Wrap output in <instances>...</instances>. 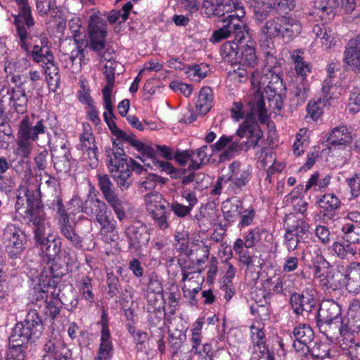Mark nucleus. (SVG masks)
Here are the masks:
<instances>
[{
    "label": "nucleus",
    "instance_id": "obj_17",
    "mask_svg": "<svg viewBox=\"0 0 360 360\" xmlns=\"http://www.w3.org/2000/svg\"><path fill=\"white\" fill-rule=\"evenodd\" d=\"M124 234L128 240L129 248L136 251L146 248L150 240V233L147 226L139 222L126 227Z\"/></svg>",
    "mask_w": 360,
    "mask_h": 360
},
{
    "label": "nucleus",
    "instance_id": "obj_52",
    "mask_svg": "<svg viewBox=\"0 0 360 360\" xmlns=\"http://www.w3.org/2000/svg\"><path fill=\"white\" fill-rule=\"evenodd\" d=\"M92 278L89 276L83 277L80 281L79 292L82 297L89 303H93L95 296L92 291Z\"/></svg>",
    "mask_w": 360,
    "mask_h": 360
},
{
    "label": "nucleus",
    "instance_id": "obj_33",
    "mask_svg": "<svg viewBox=\"0 0 360 360\" xmlns=\"http://www.w3.org/2000/svg\"><path fill=\"white\" fill-rule=\"evenodd\" d=\"M293 335L297 342H294V348L298 351L300 347L302 345V349H306L307 345L311 343L314 337L312 328L306 324H301L294 328Z\"/></svg>",
    "mask_w": 360,
    "mask_h": 360
},
{
    "label": "nucleus",
    "instance_id": "obj_38",
    "mask_svg": "<svg viewBox=\"0 0 360 360\" xmlns=\"http://www.w3.org/2000/svg\"><path fill=\"white\" fill-rule=\"evenodd\" d=\"M285 42L288 43L296 38L302 30V25L295 15H285Z\"/></svg>",
    "mask_w": 360,
    "mask_h": 360
},
{
    "label": "nucleus",
    "instance_id": "obj_18",
    "mask_svg": "<svg viewBox=\"0 0 360 360\" xmlns=\"http://www.w3.org/2000/svg\"><path fill=\"white\" fill-rule=\"evenodd\" d=\"M343 63L356 73H360V34L349 39L345 47Z\"/></svg>",
    "mask_w": 360,
    "mask_h": 360
},
{
    "label": "nucleus",
    "instance_id": "obj_1",
    "mask_svg": "<svg viewBox=\"0 0 360 360\" xmlns=\"http://www.w3.org/2000/svg\"><path fill=\"white\" fill-rule=\"evenodd\" d=\"M276 51L271 50L264 53L265 60L262 72L254 71L252 73L251 84L254 94L259 92L270 102V107L280 110L283 106L282 92L285 89L283 79L281 60L277 58Z\"/></svg>",
    "mask_w": 360,
    "mask_h": 360
},
{
    "label": "nucleus",
    "instance_id": "obj_59",
    "mask_svg": "<svg viewBox=\"0 0 360 360\" xmlns=\"http://www.w3.org/2000/svg\"><path fill=\"white\" fill-rule=\"evenodd\" d=\"M263 236H265L266 237L268 236L266 231L264 229L255 228L250 231L245 238L246 240L245 248H253L257 243L261 240Z\"/></svg>",
    "mask_w": 360,
    "mask_h": 360
},
{
    "label": "nucleus",
    "instance_id": "obj_25",
    "mask_svg": "<svg viewBox=\"0 0 360 360\" xmlns=\"http://www.w3.org/2000/svg\"><path fill=\"white\" fill-rule=\"evenodd\" d=\"M10 95V104L18 113H23L27 110L28 98L25 90L22 88L21 84L16 88H8L4 86L0 91Z\"/></svg>",
    "mask_w": 360,
    "mask_h": 360
},
{
    "label": "nucleus",
    "instance_id": "obj_55",
    "mask_svg": "<svg viewBox=\"0 0 360 360\" xmlns=\"http://www.w3.org/2000/svg\"><path fill=\"white\" fill-rule=\"evenodd\" d=\"M306 350L314 359H324L330 356V349L326 343H315L311 348L307 347Z\"/></svg>",
    "mask_w": 360,
    "mask_h": 360
},
{
    "label": "nucleus",
    "instance_id": "obj_2",
    "mask_svg": "<svg viewBox=\"0 0 360 360\" xmlns=\"http://www.w3.org/2000/svg\"><path fill=\"white\" fill-rule=\"evenodd\" d=\"M250 112L246 119L240 124L236 136L239 139H245L243 141L248 150L260 146L259 141L263 138V131L261 129L255 116L262 124L268 122L269 117L265 107L264 97L259 92L254 94L248 101Z\"/></svg>",
    "mask_w": 360,
    "mask_h": 360
},
{
    "label": "nucleus",
    "instance_id": "obj_21",
    "mask_svg": "<svg viewBox=\"0 0 360 360\" xmlns=\"http://www.w3.org/2000/svg\"><path fill=\"white\" fill-rule=\"evenodd\" d=\"M284 226L287 231L297 236L300 240L306 242L309 238V225L304 218H300L295 214H287L284 219Z\"/></svg>",
    "mask_w": 360,
    "mask_h": 360
},
{
    "label": "nucleus",
    "instance_id": "obj_56",
    "mask_svg": "<svg viewBox=\"0 0 360 360\" xmlns=\"http://www.w3.org/2000/svg\"><path fill=\"white\" fill-rule=\"evenodd\" d=\"M349 112L356 113L360 110V79L355 82L348 103Z\"/></svg>",
    "mask_w": 360,
    "mask_h": 360
},
{
    "label": "nucleus",
    "instance_id": "obj_37",
    "mask_svg": "<svg viewBox=\"0 0 360 360\" xmlns=\"http://www.w3.org/2000/svg\"><path fill=\"white\" fill-rule=\"evenodd\" d=\"M340 347L352 360H360V343L356 342L354 333L339 340Z\"/></svg>",
    "mask_w": 360,
    "mask_h": 360
},
{
    "label": "nucleus",
    "instance_id": "obj_36",
    "mask_svg": "<svg viewBox=\"0 0 360 360\" xmlns=\"http://www.w3.org/2000/svg\"><path fill=\"white\" fill-rule=\"evenodd\" d=\"M339 6V0H315L314 8L317 13L323 18L330 20L336 15Z\"/></svg>",
    "mask_w": 360,
    "mask_h": 360
},
{
    "label": "nucleus",
    "instance_id": "obj_5",
    "mask_svg": "<svg viewBox=\"0 0 360 360\" xmlns=\"http://www.w3.org/2000/svg\"><path fill=\"white\" fill-rule=\"evenodd\" d=\"M44 324L36 309H31L22 321L18 322L13 329L9 342L25 347L39 339L44 331Z\"/></svg>",
    "mask_w": 360,
    "mask_h": 360
},
{
    "label": "nucleus",
    "instance_id": "obj_63",
    "mask_svg": "<svg viewBox=\"0 0 360 360\" xmlns=\"http://www.w3.org/2000/svg\"><path fill=\"white\" fill-rule=\"evenodd\" d=\"M61 305L57 300L51 298L45 304L43 313L44 316L55 319L60 314Z\"/></svg>",
    "mask_w": 360,
    "mask_h": 360
},
{
    "label": "nucleus",
    "instance_id": "obj_57",
    "mask_svg": "<svg viewBox=\"0 0 360 360\" xmlns=\"http://www.w3.org/2000/svg\"><path fill=\"white\" fill-rule=\"evenodd\" d=\"M338 274L330 271L320 280L321 285L327 290H337L341 287L340 281L337 278Z\"/></svg>",
    "mask_w": 360,
    "mask_h": 360
},
{
    "label": "nucleus",
    "instance_id": "obj_41",
    "mask_svg": "<svg viewBox=\"0 0 360 360\" xmlns=\"http://www.w3.org/2000/svg\"><path fill=\"white\" fill-rule=\"evenodd\" d=\"M312 32L316 37L320 38L321 43L325 49H330L335 45L334 33L331 29L327 27L324 24L314 25Z\"/></svg>",
    "mask_w": 360,
    "mask_h": 360
},
{
    "label": "nucleus",
    "instance_id": "obj_60",
    "mask_svg": "<svg viewBox=\"0 0 360 360\" xmlns=\"http://www.w3.org/2000/svg\"><path fill=\"white\" fill-rule=\"evenodd\" d=\"M147 299L148 312L155 311V310L160 311V309H164L163 304L165 303V301L163 300L162 295L148 294L147 295Z\"/></svg>",
    "mask_w": 360,
    "mask_h": 360
},
{
    "label": "nucleus",
    "instance_id": "obj_8",
    "mask_svg": "<svg viewBox=\"0 0 360 360\" xmlns=\"http://www.w3.org/2000/svg\"><path fill=\"white\" fill-rule=\"evenodd\" d=\"M251 174L249 168L241 167L237 161L233 162L229 167V173L218 177L211 193L214 195H220L223 184H228L226 191L228 195L238 194L249 182Z\"/></svg>",
    "mask_w": 360,
    "mask_h": 360
},
{
    "label": "nucleus",
    "instance_id": "obj_53",
    "mask_svg": "<svg viewBox=\"0 0 360 360\" xmlns=\"http://www.w3.org/2000/svg\"><path fill=\"white\" fill-rule=\"evenodd\" d=\"M105 200L112 208L119 220L122 221L123 219L125 218L126 213L124 211V207L123 206V202L117 197V195L116 193H114L105 198Z\"/></svg>",
    "mask_w": 360,
    "mask_h": 360
},
{
    "label": "nucleus",
    "instance_id": "obj_29",
    "mask_svg": "<svg viewBox=\"0 0 360 360\" xmlns=\"http://www.w3.org/2000/svg\"><path fill=\"white\" fill-rule=\"evenodd\" d=\"M51 298L57 300L61 307L63 305L68 310L76 308L78 301L71 286H64L63 289L60 287L58 289V292L51 291Z\"/></svg>",
    "mask_w": 360,
    "mask_h": 360
},
{
    "label": "nucleus",
    "instance_id": "obj_47",
    "mask_svg": "<svg viewBox=\"0 0 360 360\" xmlns=\"http://www.w3.org/2000/svg\"><path fill=\"white\" fill-rule=\"evenodd\" d=\"M229 143L230 145L227 147V148L225 149L224 152L220 154V162H225L226 160H230L231 158L234 157L236 153L241 150H248L245 147V144H243L242 141L238 140L237 139H234L233 136L232 141H231Z\"/></svg>",
    "mask_w": 360,
    "mask_h": 360
},
{
    "label": "nucleus",
    "instance_id": "obj_58",
    "mask_svg": "<svg viewBox=\"0 0 360 360\" xmlns=\"http://www.w3.org/2000/svg\"><path fill=\"white\" fill-rule=\"evenodd\" d=\"M9 345L6 360H25L27 347L10 342Z\"/></svg>",
    "mask_w": 360,
    "mask_h": 360
},
{
    "label": "nucleus",
    "instance_id": "obj_23",
    "mask_svg": "<svg viewBox=\"0 0 360 360\" xmlns=\"http://www.w3.org/2000/svg\"><path fill=\"white\" fill-rule=\"evenodd\" d=\"M316 321H331L335 319H344L342 317V308L336 301L333 299H326L320 304Z\"/></svg>",
    "mask_w": 360,
    "mask_h": 360
},
{
    "label": "nucleus",
    "instance_id": "obj_16",
    "mask_svg": "<svg viewBox=\"0 0 360 360\" xmlns=\"http://www.w3.org/2000/svg\"><path fill=\"white\" fill-rule=\"evenodd\" d=\"M239 44L240 46H237L236 48V51L229 46L231 51L228 55L231 56L234 54L236 57L235 63L242 67L255 68L258 63V59L254 47L255 42L249 36V38H246L245 41Z\"/></svg>",
    "mask_w": 360,
    "mask_h": 360
},
{
    "label": "nucleus",
    "instance_id": "obj_39",
    "mask_svg": "<svg viewBox=\"0 0 360 360\" xmlns=\"http://www.w3.org/2000/svg\"><path fill=\"white\" fill-rule=\"evenodd\" d=\"M213 102L212 90L210 86L202 87L196 103V110L202 115H206L212 108Z\"/></svg>",
    "mask_w": 360,
    "mask_h": 360
},
{
    "label": "nucleus",
    "instance_id": "obj_31",
    "mask_svg": "<svg viewBox=\"0 0 360 360\" xmlns=\"http://www.w3.org/2000/svg\"><path fill=\"white\" fill-rule=\"evenodd\" d=\"M285 15L274 17L265 22L263 32L270 38H280L285 41Z\"/></svg>",
    "mask_w": 360,
    "mask_h": 360
},
{
    "label": "nucleus",
    "instance_id": "obj_42",
    "mask_svg": "<svg viewBox=\"0 0 360 360\" xmlns=\"http://www.w3.org/2000/svg\"><path fill=\"white\" fill-rule=\"evenodd\" d=\"M169 346L172 350V358L178 355L181 347L186 340V330L175 329L169 330Z\"/></svg>",
    "mask_w": 360,
    "mask_h": 360
},
{
    "label": "nucleus",
    "instance_id": "obj_26",
    "mask_svg": "<svg viewBox=\"0 0 360 360\" xmlns=\"http://www.w3.org/2000/svg\"><path fill=\"white\" fill-rule=\"evenodd\" d=\"M252 11L253 19L257 23H262L274 13L275 1L274 0H257L250 6Z\"/></svg>",
    "mask_w": 360,
    "mask_h": 360
},
{
    "label": "nucleus",
    "instance_id": "obj_40",
    "mask_svg": "<svg viewBox=\"0 0 360 360\" xmlns=\"http://www.w3.org/2000/svg\"><path fill=\"white\" fill-rule=\"evenodd\" d=\"M150 214L154 221V225L161 230H165L169 226L168 217L170 211L165 205H155V209H150Z\"/></svg>",
    "mask_w": 360,
    "mask_h": 360
},
{
    "label": "nucleus",
    "instance_id": "obj_32",
    "mask_svg": "<svg viewBox=\"0 0 360 360\" xmlns=\"http://www.w3.org/2000/svg\"><path fill=\"white\" fill-rule=\"evenodd\" d=\"M243 201L236 198L225 200L221 207L224 219L229 222H234L243 212Z\"/></svg>",
    "mask_w": 360,
    "mask_h": 360
},
{
    "label": "nucleus",
    "instance_id": "obj_61",
    "mask_svg": "<svg viewBox=\"0 0 360 360\" xmlns=\"http://www.w3.org/2000/svg\"><path fill=\"white\" fill-rule=\"evenodd\" d=\"M107 285L109 298H113L120 292L121 288L119 279L112 272L107 274Z\"/></svg>",
    "mask_w": 360,
    "mask_h": 360
},
{
    "label": "nucleus",
    "instance_id": "obj_3",
    "mask_svg": "<svg viewBox=\"0 0 360 360\" xmlns=\"http://www.w3.org/2000/svg\"><path fill=\"white\" fill-rule=\"evenodd\" d=\"M34 120L25 116L19 124L15 153L22 159L29 157L33 148L32 141H37L39 135L45 134L47 129V119L41 118L36 122Z\"/></svg>",
    "mask_w": 360,
    "mask_h": 360
},
{
    "label": "nucleus",
    "instance_id": "obj_44",
    "mask_svg": "<svg viewBox=\"0 0 360 360\" xmlns=\"http://www.w3.org/2000/svg\"><path fill=\"white\" fill-rule=\"evenodd\" d=\"M348 321L353 332H357L360 328V301L353 299L349 306L348 316L345 318Z\"/></svg>",
    "mask_w": 360,
    "mask_h": 360
},
{
    "label": "nucleus",
    "instance_id": "obj_49",
    "mask_svg": "<svg viewBox=\"0 0 360 360\" xmlns=\"http://www.w3.org/2000/svg\"><path fill=\"white\" fill-rule=\"evenodd\" d=\"M33 60L36 63H44L49 64L53 60V56L49 48H44L39 46V45H34L32 51Z\"/></svg>",
    "mask_w": 360,
    "mask_h": 360
},
{
    "label": "nucleus",
    "instance_id": "obj_22",
    "mask_svg": "<svg viewBox=\"0 0 360 360\" xmlns=\"http://www.w3.org/2000/svg\"><path fill=\"white\" fill-rule=\"evenodd\" d=\"M109 210L106 203L95 195L89 194L81 205V212L90 217H95L96 220L106 214Z\"/></svg>",
    "mask_w": 360,
    "mask_h": 360
},
{
    "label": "nucleus",
    "instance_id": "obj_12",
    "mask_svg": "<svg viewBox=\"0 0 360 360\" xmlns=\"http://www.w3.org/2000/svg\"><path fill=\"white\" fill-rule=\"evenodd\" d=\"M6 251L10 259H20L27 242L25 233L14 225L7 226L4 231Z\"/></svg>",
    "mask_w": 360,
    "mask_h": 360
},
{
    "label": "nucleus",
    "instance_id": "obj_34",
    "mask_svg": "<svg viewBox=\"0 0 360 360\" xmlns=\"http://www.w3.org/2000/svg\"><path fill=\"white\" fill-rule=\"evenodd\" d=\"M101 344L98 349V352L101 354H105L111 358L112 351V345L110 341V333L108 329V314L103 309L101 314Z\"/></svg>",
    "mask_w": 360,
    "mask_h": 360
},
{
    "label": "nucleus",
    "instance_id": "obj_19",
    "mask_svg": "<svg viewBox=\"0 0 360 360\" xmlns=\"http://www.w3.org/2000/svg\"><path fill=\"white\" fill-rule=\"evenodd\" d=\"M290 302L293 311L297 315H301L304 311L310 312L316 305V299L311 289L304 290L301 294H292Z\"/></svg>",
    "mask_w": 360,
    "mask_h": 360
},
{
    "label": "nucleus",
    "instance_id": "obj_43",
    "mask_svg": "<svg viewBox=\"0 0 360 360\" xmlns=\"http://www.w3.org/2000/svg\"><path fill=\"white\" fill-rule=\"evenodd\" d=\"M150 160V162L146 164L147 167L154 170L158 169L160 172H165L167 174H171L172 177L177 178L186 173V169H176L168 162H164L159 160Z\"/></svg>",
    "mask_w": 360,
    "mask_h": 360
},
{
    "label": "nucleus",
    "instance_id": "obj_15",
    "mask_svg": "<svg viewBox=\"0 0 360 360\" xmlns=\"http://www.w3.org/2000/svg\"><path fill=\"white\" fill-rule=\"evenodd\" d=\"M316 326L319 331L323 333L328 340L331 342L340 340L354 333L347 320L335 319L331 321H316Z\"/></svg>",
    "mask_w": 360,
    "mask_h": 360
},
{
    "label": "nucleus",
    "instance_id": "obj_48",
    "mask_svg": "<svg viewBox=\"0 0 360 360\" xmlns=\"http://www.w3.org/2000/svg\"><path fill=\"white\" fill-rule=\"evenodd\" d=\"M59 281V279L53 278L42 270L39 275L38 286L39 287V289L48 291V292L50 293V297H51V291L54 290L55 292H58L57 285Z\"/></svg>",
    "mask_w": 360,
    "mask_h": 360
},
{
    "label": "nucleus",
    "instance_id": "obj_13",
    "mask_svg": "<svg viewBox=\"0 0 360 360\" xmlns=\"http://www.w3.org/2000/svg\"><path fill=\"white\" fill-rule=\"evenodd\" d=\"M221 27L214 30L211 36L210 41L217 43L221 40L234 37L238 43L249 38L248 26L245 21H222Z\"/></svg>",
    "mask_w": 360,
    "mask_h": 360
},
{
    "label": "nucleus",
    "instance_id": "obj_24",
    "mask_svg": "<svg viewBox=\"0 0 360 360\" xmlns=\"http://www.w3.org/2000/svg\"><path fill=\"white\" fill-rule=\"evenodd\" d=\"M345 286L349 293H360V263L352 262L345 269Z\"/></svg>",
    "mask_w": 360,
    "mask_h": 360
},
{
    "label": "nucleus",
    "instance_id": "obj_4",
    "mask_svg": "<svg viewBox=\"0 0 360 360\" xmlns=\"http://www.w3.org/2000/svg\"><path fill=\"white\" fill-rule=\"evenodd\" d=\"M107 165L110 173L122 191L127 190L131 185L129 158L122 148L119 147L115 141L112 147L105 148Z\"/></svg>",
    "mask_w": 360,
    "mask_h": 360
},
{
    "label": "nucleus",
    "instance_id": "obj_64",
    "mask_svg": "<svg viewBox=\"0 0 360 360\" xmlns=\"http://www.w3.org/2000/svg\"><path fill=\"white\" fill-rule=\"evenodd\" d=\"M57 181L54 177L51 176L47 173H44L40 176L39 190L43 189L44 191L51 193H56Z\"/></svg>",
    "mask_w": 360,
    "mask_h": 360
},
{
    "label": "nucleus",
    "instance_id": "obj_6",
    "mask_svg": "<svg viewBox=\"0 0 360 360\" xmlns=\"http://www.w3.org/2000/svg\"><path fill=\"white\" fill-rule=\"evenodd\" d=\"M109 125L111 133L115 136L117 139L128 143L141 154L142 157L138 158H140L143 162L146 161V158L149 160H158L159 157H162L167 160L173 159L174 153L171 148L165 145H155V146L147 145L136 139L134 134L131 133L129 134L119 129L113 122H111Z\"/></svg>",
    "mask_w": 360,
    "mask_h": 360
},
{
    "label": "nucleus",
    "instance_id": "obj_51",
    "mask_svg": "<svg viewBox=\"0 0 360 360\" xmlns=\"http://www.w3.org/2000/svg\"><path fill=\"white\" fill-rule=\"evenodd\" d=\"M69 28L73 35L74 41L77 44V47L80 49L79 44H83V34L84 28L82 27L81 20L79 18H73L69 21Z\"/></svg>",
    "mask_w": 360,
    "mask_h": 360
},
{
    "label": "nucleus",
    "instance_id": "obj_46",
    "mask_svg": "<svg viewBox=\"0 0 360 360\" xmlns=\"http://www.w3.org/2000/svg\"><path fill=\"white\" fill-rule=\"evenodd\" d=\"M319 206L328 212V215L333 217L335 210L340 206V200L332 193L325 194L318 201Z\"/></svg>",
    "mask_w": 360,
    "mask_h": 360
},
{
    "label": "nucleus",
    "instance_id": "obj_35",
    "mask_svg": "<svg viewBox=\"0 0 360 360\" xmlns=\"http://www.w3.org/2000/svg\"><path fill=\"white\" fill-rule=\"evenodd\" d=\"M328 148L336 146H346L352 142V136L345 126H340L333 129L327 139Z\"/></svg>",
    "mask_w": 360,
    "mask_h": 360
},
{
    "label": "nucleus",
    "instance_id": "obj_54",
    "mask_svg": "<svg viewBox=\"0 0 360 360\" xmlns=\"http://www.w3.org/2000/svg\"><path fill=\"white\" fill-rule=\"evenodd\" d=\"M254 95V92L252 95L249 97L248 101H249L250 98L252 97V96ZM248 104V102H247ZM250 107L248 105V108H245L244 105L240 101H236L233 103V106L230 109L231 116L232 119H233L236 121H239L243 118L247 117L248 114L250 112Z\"/></svg>",
    "mask_w": 360,
    "mask_h": 360
},
{
    "label": "nucleus",
    "instance_id": "obj_20",
    "mask_svg": "<svg viewBox=\"0 0 360 360\" xmlns=\"http://www.w3.org/2000/svg\"><path fill=\"white\" fill-rule=\"evenodd\" d=\"M58 229L63 236L74 248L77 249H84L82 245L81 237L76 233L75 224L71 223L69 218L58 219ZM95 248V243H91L85 248L87 250H92Z\"/></svg>",
    "mask_w": 360,
    "mask_h": 360
},
{
    "label": "nucleus",
    "instance_id": "obj_27",
    "mask_svg": "<svg viewBox=\"0 0 360 360\" xmlns=\"http://www.w3.org/2000/svg\"><path fill=\"white\" fill-rule=\"evenodd\" d=\"M36 245H39L41 250L49 257V259H54L61 250V241L59 237L53 238L51 236H46L45 232H42L40 240L34 236Z\"/></svg>",
    "mask_w": 360,
    "mask_h": 360
},
{
    "label": "nucleus",
    "instance_id": "obj_45",
    "mask_svg": "<svg viewBox=\"0 0 360 360\" xmlns=\"http://www.w3.org/2000/svg\"><path fill=\"white\" fill-rule=\"evenodd\" d=\"M342 238L350 244L360 243V226L354 223H346L342 229Z\"/></svg>",
    "mask_w": 360,
    "mask_h": 360
},
{
    "label": "nucleus",
    "instance_id": "obj_11",
    "mask_svg": "<svg viewBox=\"0 0 360 360\" xmlns=\"http://www.w3.org/2000/svg\"><path fill=\"white\" fill-rule=\"evenodd\" d=\"M18 6V14L13 15L14 25L16 27L17 35L20 39L21 49L30 51V44L27 42L28 31L34 25V20L32 15L31 7L28 0H15Z\"/></svg>",
    "mask_w": 360,
    "mask_h": 360
},
{
    "label": "nucleus",
    "instance_id": "obj_62",
    "mask_svg": "<svg viewBox=\"0 0 360 360\" xmlns=\"http://www.w3.org/2000/svg\"><path fill=\"white\" fill-rule=\"evenodd\" d=\"M96 221L101 225V230L105 233H112L116 229V221L111 216L110 211H108Z\"/></svg>",
    "mask_w": 360,
    "mask_h": 360
},
{
    "label": "nucleus",
    "instance_id": "obj_14",
    "mask_svg": "<svg viewBox=\"0 0 360 360\" xmlns=\"http://www.w3.org/2000/svg\"><path fill=\"white\" fill-rule=\"evenodd\" d=\"M340 94L339 87L330 81H323L322 86V96L317 101H310L307 106V115L314 120H317L323 114V108L328 104L330 105V101L338 98Z\"/></svg>",
    "mask_w": 360,
    "mask_h": 360
},
{
    "label": "nucleus",
    "instance_id": "obj_7",
    "mask_svg": "<svg viewBox=\"0 0 360 360\" xmlns=\"http://www.w3.org/2000/svg\"><path fill=\"white\" fill-rule=\"evenodd\" d=\"M202 12L208 18L222 21H244L245 11L238 0H204Z\"/></svg>",
    "mask_w": 360,
    "mask_h": 360
},
{
    "label": "nucleus",
    "instance_id": "obj_9",
    "mask_svg": "<svg viewBox=\"0 0 360 360\" xmlns=\"http://www.w3.org/2000/svg\"><path fill=\"white\" fill-rule=\"evenodd\" d=\"M26 197V208L20 212L23 220L30 226L36 238L40 240L42 232H46L45 213L40 199L30 191H24Z\"/></svg>",
    "mask_w": 360,
    "mask_h": 360
},
{
    "label": "nucleus",
    "instance_id": "obj_28",
    "mask_svg": "<svg viewBox=\"0 0 360 360\" xmlns=\"http://www.w3.org/2000/svg\"><path fill=\"white\" fill-rule=\"evenodd\" d=\"M51 157L55 169L58 172H66L70 169V151L63 143L60 147H54L51 150Z\"/></svg>",
    "mask_w": 360,
    "mask_h": 360
},
{
    "label": "nucleus",
    "instance_id": "obj_50",
    "mask_svg": "<svg viewBox=\"0 0 360 360\" xmlns=\"http://www.w3.org/2000/svg\"><path fill=\"white\" fill-rule=\"evenodd\" d=\"M96 179L98 181V186L104 198L115 193L114 184L108 174L101 173L97 174Z\"/></svg>",
    "mask_w": 360,
    "mask_h": 360
},
{
    "label": "nucleus",
    "instance_id": "obj_10",
    "mask_svg": "<svg viewBox=\"0 0 360 360\" xmlns=\"http://www.w3.org/2000/svg\"><path fill=\"white\" fill-rule=\"evenodd\" d=\"M106 22L97 15H91L88 25L89 42L86 47L96 52L101 60H108V51L106 48Z\"/></svg>",
    "mask_w": 360,
    "mask_h": 360
},
{
    "label": "nucleus",
    "instance_id": "obj_30",
    "mask_svg": "<svg viewBox=\"0 0 360 360\" xmlns=\"http://www.w3.org/2000/svg\"><path fill=\"white\" fill-rule=\"evenodd\" d=\"M72 262V258L69 253H66L64 257V261L61 263L60 259H51L44 266L43 271H46L49 275H51L56 279H60L68 271V265Z\"/></svg>",
    "mask_w": 360,
    "mask_h": 360
}]
</instances>
